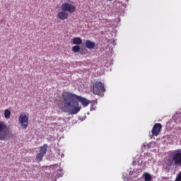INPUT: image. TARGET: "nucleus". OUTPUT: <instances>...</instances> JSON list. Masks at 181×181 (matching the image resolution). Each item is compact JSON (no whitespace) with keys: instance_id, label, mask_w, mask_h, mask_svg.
Returning a JSON list of instances; mask_svg holds the SVG:
<instances>
[{"instance_id":"1","label":"nucleus","mask_w":181,"mask_h":181,"mask_svg":"<svg viewBox=\"0 0 181 181\" xmlns=\"http://www.w3.org/2000/svg\"><path fill=\"white\" fill-rule=\"evenodd\" d=\"M78 102L83 107H87L90 104V100L87 98L78 96L74 93H67L64 98V107L66 112L74 115L80 112L81 107L78 106Z\"/></svg>"},{"instance_id":"2","label":"nucleus","mask_w":181,"mask_h":181,"mask_svg":"<svg viewBox=\"0 0 181 181\" xmlns=\"http://www.w3.org/2000/svg\"><path fill=\"white\" fill-rule=\"evenodd\" d=\"M9 135V128L5 122L0 121V141H5Z\"/></svg>"},{"instance_id":"3","label":"nucleus","mask_w":181,"mask_h":181,"mask_svg":"<svg viewBox=\"0 0 181 181\" xmlns=\"http://www.w3.org/2000/svg\"><path fill=\"white\" fill-rule=\"evenodd\" d=\"M93 93L96 95H101L102 93H105V88L104 83L100 81H96L93 86Z\"/></svg>"},{"instance_id":"4","label":"nucleus","mask_w":181,"mask_h":181,"mask_svg":"<svg viewBox=\"0 0 181 181\" xmlns=\"http://www.w3.org/2000/svg\"><path fill=\"white\" fill-rule=\"evenodd\" d=\"M61 9L64 12H69V13H74L76 12V7L69 3L62 4Z\"/></svg>"},{"instance_id":"5","label":"nucleus","mask_w":181,"mask_h":181,"mask_svg":"<svg viewBox=\"0 0 181 181\" xmlns=\"http://www.w3.org/2000/svg\"><path fill=\"white\" fill-rule=\"evenodd\" d=\"M18 119L23 129H26L28 125H29V117L26 115H21Z\"/></svg>"},{"instance_id":"6","label":"nucleus","mask_w":181,"mask_h":181,"mask_svg":"<svg viewBox=\"0 0 181 181\" xmlns=\"http://www.w3.org/2000/svg\"><path fill=\"white\" fill-rule=\"evenodd\" d=\"M167 155L168 159H181V149L169 151Z\"/></svg>"},{"instance_id":"7","label":"nucleus","mask_w":181,"mask_h":181,"mask_svg":"<svg viewBox=\"0 0 181 181\" xmlns=\"http://www.w3.org/2000/svg\"><path fill=\"white\" fill-rule=\"evenodd\" d=\"M47 144H44L42 146H40L39 153L36 155L35 159H43V156H45L47 152Z\"/></svg>"},{"instance_id":"8","label":"nucleus","mask_w":181,"mask_h":181,"mask_svg":"<svg viewBox=\"0 0 181 181\" xmlns=\"http://www.w3.org/2000/svg\"><path fill=\"white\" fill-rule=\"evenodd\" d=\"M161 129H162V124L160 123H156L151 130V134L153 136H158Z\"/></svg>"},{"instance_id":"9","label":"nucleus","mask_w":181,"mask_h":181,"mask_svg":"<svg viewBox=\"0 0 181 181\" xmlns=\"http://www.w3.org/2000/svg\"><path fill=\"white\" fill-rule=\"evenodd\" d=\"M57 18H58V19H60V21H65V19H67L69 18V13L66 11H60L57 13Z\"/></svg>"},{"instance_id":"10","label":"nucleus","mask_w":181,"mask_h":181,"mask_svg":"<svg viewBox=\"0 0 181 181\" xmlns=\"http://www.w3.org/2000/svg\"><path fill=\"white\" fill-rule=\"evenodd\" d=\"M172 165L173 166L174 165L173 159L165 160L163 164V168L164 169H166V170H170V166H172Z\"/></svg>"},{"instance_id":"11","label":"nucleus","mask_w":181,"mask_h":181,"mask_svg":"<svg viewBox=\"0 0 181 181\" xmlns=\"http://www.w3.org/2000/svg\"><path fill=\"white\" fill-rule=\"evenodd\" d=\"M85 46L87 49H90L91 50L95 47V42H92L90 40H87L86 41Z\"/></svg>"},{"instance_id":"12","label":"nucleus","mask_w":181,"mask_h":181,"mask_svg":"<svg viewBox=\"0 0 181 181\" xmlns=\"http://www.w3.org/2000/svg\"><path fill=\"white\" fill-rule=\"evenodd\" d=\"M74 45H81L83 43V40L80 37H74L73 39Z\"/></svg>"},{"instance_id":"13","label":"nucleus","mask_w":181,"mask_h":181,"mask_svg":"<svg viewBox=\"0 0 181 181\" xmlns=\"http://www.w3.org/2000/svg\"><path fill=\"white\" fill-rule=\"evenodd\" d=\"M151 149L152 148V143H144L143 146H141V151H144V149Z\"/></svg>"},{"instance_id":"14","label":"nucleus","mask_w":181,"mask_h":181,"mask_svg":"<svg viewBox=\"0 0 181 181\" xmlns=\"http://www.w3.org/2000/svg\"><path fill=\"white\" fill-rule=\"evenodd\" d=\"M173 119L176 122L177 124L179 122H181V116L179 115L177 113H176L174 117H173Z\"/></svg>"},{"instance_id":"15","label":"nucleus","mask_w":181,"mask_h":181,"mask_svg":"<svg viewBox=\"0 0 181 181\" xmlns=\"http://www.w3.org/2000/svg\"><path fill=\"white\" fill-rule=\"evenodd\" d=\"M173 167L177 168V166H181V159H174L173 160Z\"/></svg>"},{"instance_id":"16","label":"nucleus","mask_w":181,"mask_h":181,"mask_svg":"<svg viewBox=\"0 0 181 181\" xmlns=\"http://www.w3.org/2000/svg\"><path fill=\"white\" fill-rule=\"evenodd\" d=\"M4 117L6 119H9L11 118V110L6 109L4 111Z\"/></svg>"},{"instance_id":"17","label":"nucleus","mask_w":181,"mask_h":181,"mask_svg":"<svg viewBox=\"0 0 181 181\" xmlns=\"http://www.w3.org/2000/svg\"><path fill=\"white\" fill-rule=\"evenodd\" d=\"M144 180L145 181H151V180H152V177L149 175V173H145L144 174Z\"/></svg>"},{"instance_id":"18","label":"nucleus","mask_w":181,"mask_h":181,"mask_svg":"<svg viewBox=\"0 0 181 181\" xmlns=\"http://www.w3.org/2000/svg\"><path fill=\"white\" fill-rule=\"evenodd\" d=\"M72 51L74 53H78L80 52V46L78 45H75L72 47Z\"/></svg>"},{"instance_id":"19","label":"nucleus","mask_w":181,"mask_h":181,"mask_svg":"<svg viewBox=\"0 0 181 181\" xmlns=\"http://www.w3.org/2000/svg\"><path fill=\"white\" fill-rule=\"evenodd\" d=\"M175 181H181V171L177 175Z\"/></svg>"},{"instance_id":"20","label":"nucleus","mask_w":181,"mask_h":181,"mask_svg":"<svg viewBox=\"0 0 181 181\" xmlns=\"http://www.w3.org/2000/svg\"><path fill=\"white\" fill-rule=\"evenodd\" d=\"M96 108H97V107L92 105L90 107V111H95Z\"/></svg>"},{"instance_id":"21","label":"nucleus","mask_w":181,"mask_h":181,"mask_svg":"<svg viewBox=\"0 0 181 181\" xmlns=\"http://www.w3.org/2000/svg\"><path fill=\"white\" fill-rule=\"evenodd\" d=\"M152 156V154L151 153H147L145 154V158H151Z\"/></svg>"},{"instance_id":"22","label":"nucleus","mask_w":181,"mask_h":181,"mask_svg":"<svg viewBox=\"0 0 181 181\" xmlns=\"http://www.w3.org/2000/svg\"><path fill=\"white\" fill-rule=\"evenodd\" d=\"M112 64H114V60L110 61L109 66H112Z\"/></svg>"},{"instance_id":"23","label":"nucleus","mask_w":181,"mask_h":181,"mask_svg":"<svg viewBox=\"0 0 181 181\" xmlns=\"http://www.w3.org/2000/svg\"><path fill=\"white\" fill-rule=\"evenodd\" d=\"M117 45V42L115 41L113 42V45L115 46Z\"/></svg>"},{"instance_id":"24","label":"nucleus","mask_w":181,"mask_h":181,"mask_svg":"<svg viewBox=\"0 0 181 181\" xmlns=\"http://www.w3.org/2000/svg\"><path fill=\"white\" fill-rule=\"evenodd\" d=\"M61 158H64V154H62Z\"/></svg>"},{"instance_id":"25","label":"nucleus","mask_w":181,"mask_h":181,"mask_svg":"<svg viewBox=\"0 0 181 181\" xmlns=\"http://www.w3.org/2000/svg\"><path fill=\"white\" fill-rule=\"evenodd\" d=\"M118 21H119V22H121V18H118Z\"/></svg>"},{"instance_id":"26","label":"nucleus","mask_w":181,"mask_h":181,"mask_svg":"<svg viewBox=\"0 0 181 181\" xmlns=\"http://www.w3.org/2000/svg\"><path fill=\"white\" fill-rule=\"evenodd\" d=\"M40 161H42V160H40H40H38V162H40Z\"/></svg>"},{"instance_id":"27","label":"nucleus","mask_w":181,"mask_h":181,"mask_svg":"<svg viewBox=\"0 0 181 181\" xmlns=\"http://www.w3.org/2000/svg\"><path fill=\"white\" fill-rule=\"evenodd\" d=\"M127 1H128V0H127Z\"/></svg>"}]
</instances>
